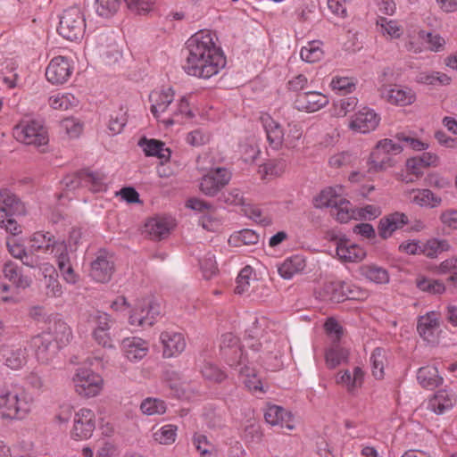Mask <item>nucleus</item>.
<instances>
[{
	"instance_id": "1",
	"label": "nucleus",
	"mask_w": 457,
	"mask_h": 457,
	"mask_svg": "<svg viewBox=\"0 0 457 457\" xmlns=\"http://www.w3.org/2000/svg\"><path fill=\"white\" fill-rule=\"evenodd\" d=\"M275 323L265 317L256 318L252 325L245 330V345L239 346L238 338L230 332L225 333L220 337V348L228 363L229 359L236 362L239 360L252 359L253 361H259L262 352L263 354L273 353L277 350L275 342L276 336L272 332Z\"/></svg>"
},
{
	"instance_id": "2",
	"label": "nucleus",
	"mask_w": 457,
	"mask_h": 457,
	"mask_svg": "<svg viewBox=\"0 0 457 457\" xmlns=\"http://www.w3.org/2000/svg\"><path fill=\"white\" fill-rule=\"evenodd\" d=\"M185 71L199 79H210L226 66L227 60L217 38L210 30H199L186 43Z\"/></svg>"
},
{
	"instance_id": "3",
	"label": "nucleus",
	"mask_w": 457,
	"mask_h": 457,
	"mask_svg": "<svg viewBox=\"0 0 457 457\" xmlns=\"http://www.w3.org/2000/svg\"><path fill=\"white\" fill-rule=\"evenodd\" d=\"M151 112L166 128L181 124L193 117L187 97L174 99V91L170 87L154 90L150 96Z\"/></svg>"
},
{
	"instance_id": "4",
	"label": "nucleus",
	"mask_w": 457,
	"mask_h": 457,
	"mask_svg": "<svg viewBox=\"0 0 457 457\" xmlns=\"http://www.w3.org/2000/svg\"><path fill=\"white\" fill-rule=\"evenodd\" d=\"M34 395L24 386L11 382L0 385V417L5 420H24L34 411Z\"/></svg>"
},
{
	"instance_id": "5",
	"label": "nucleus",
	"mask_w": 457,
	"mask_h": 457,
	"mask_svg": "<svg viewBox=\"0 0 457 457\" xmlns=\"http://www.w3.org/2000/svg\"><path fill=\"white\" fill-rule=\"evenodd\" d=\"M13 137L20 143L40 147L49 141L48 132L40 120L25 117L12 129Z\"/></svg>"
},
{
	"instance_id": "6",
	"label": "nucleus",
	"mask_w": 457,
	"mask_h": 457,
	"mask_svg": "<svg viewBox=\"0 0 457 457\" xmlns=\"http://www.w3.org/2000/svg\"><path fill=\"white\" fill-rule=\"evenodd\" d=\"M59 34L70 41L83 37L86 31V20L81 10L77 6L63 11L57 29Z\"/></svg>"
},
{
	"instance_id": "7",
	"label": "nucleus",
	"mask_w": 457,
	"mask_h": 457,
	"mask_svg": "<svg viewBox=\"0 0 457 457\" xmlns=\"http://www.w3.org/2000/svg\"><path fill=\"white\" fill-rule=\"evenodd\" d=\"M75 392L83 398H93L100 395L104 379L96 372L87 368H78L72 377Z\"/></svg>"
},
{
	"instance_id": "8",
	"label": "nucleus",
	"mask_w": 457,
	"mask_h": 457,
	"mask_svg": "<svg viewBox=\"0 0 457 457\" xmlns=\"http://www.w3.org/2000/svg\"><path fill=\"white\" fill-rule=\"evenodd\" d=\"M96 414L88 408H81L75 412L71 436L76 440H85L93 435L96 428Z\"/></svg>"
},
{
	"instance_id": "9",
	"label": "nucleus",
	"mask_w": 457,
	"mask_h": 457,
	"mask_svg": "<svg viewBox=\"0 0 457 457\" xmlns=\"http://www.w3.org/2000/svg\"><path fill=\"white\" fill-rule=\"evenodd\" d=\"M160 314L159 305L150 300L144 299L137 303L132 310L129 322L132 326H152Z\"/></svg>"
},
{
	"instance_id": "10",
	"label": "nucleus",
	"mask_w": 457,
	"mask_h": 457,
	"mask_svg": "<svg viewBox=\"0 0 457 457\" xmlns=\"http://www.w3.org/2000/svg\"><path fill=\"white\" fill-rule=\"evenodd\" d=\"M73 72L71 61L65 56L54 57L46 69V78L53 85L66 83Z\"/></svg>"
},
{
	"instance_id": "11",
	"label": "nucleus",
	"mask_w": 457,
	"mask_h": 457,
	"mask_svg": "<svg viewBox=\"0 0 457 457\" xmlns=\"http://www.w3.org/2000/svg\"><path fill=\"white\" fill-rule=\"evenodd\" d=\"M253 362L252 359L239 360L236 362L232 358L229 359L228 365L233 367L239 373L243 383L252 393H264L265 390L261 378L258 377L254 368L250 366Z\"/></svg>"
},
{
	"instance_id": "12",
	"label": "nucleus",
	"mask_w": 457,
	"mask_h": 457,
	"mask_svg": "<svg viewBox=\"0 0 457 457\" xmlns=\"http://www.w3.org/2000/svg\"><path fill=\"white\" fill-rule=\"evenodd\" d=\"M230 173L224 168L210 170L201 179L200 191L207 196H215L230 180Z\"/></svg>"
},
{
	"instance_id": "13",
	"label": "nucleus",
	"mask_w": 457,
	"mask_h": 457,
	"mask_svg": "<svg viewBox=\"0 0 457 457\" xmlns=\"http://www.w3.org/2000/svg\"><path fill=\"white\" fill-rule=\"evenodd\" d=\"M123 357L136 363L143 360L149 353V343L139 337H125L120 342Z\"/></svg>"
},
{
	"instance_id": "14",
	"label": "nucleus",
	"mask_w": 457,
	"mask_h": 457,
	"mask_svg": "<svg viewBox=\"0 0 457 457\" xmlns=\"http://www.w3.org/2000/svg\"><path fill=\"white\" fill-rule=\"evenodd\" d=\"M380 117L370 108L364 107L356 112L349 122V129L355 133L366 134L376 129Z\"/></svg>"
},
{
	"instance_id": "15",
	"label": "nucleus",
	"mask_w": 457,
	"mask_h": 457,
	"mask_svg": "<svg viewBox=\"0 0 457 457\" xmlns=\"http://www.w3.org/2000/svg\"><path fill=\"white\" fill-rule=\"evenodd\" d=\"M382 98L391 104L407 106L416 100L414 91L400 85L385 86L380 89Z\"/></svg>"
},
{
	"instance_id": "16",
	"label": "nucleus",
	"mask_w": 457,
	"mask_h": 457,
	"mask_svg": "<svg viewBox=\"0 0 457 457\" xmlns=\"http://www.w3.org/2000/svg\"><path fill=\"white\" fill-rule=\"evenodd\" d=\"M31 346L35 350L37 361L48 363L54 359L60 347L54 343L51 334L41 333L31 339Z\"/></svg>"
},
{
	"instance_id": "17",
	"label": "nucleus",
	"mask_w": 457,
	"mask_h": 457,
	"mask_svg": "<svg viewBox=\"0 0 457 457\" xmlns=\"http://www.w3.org/2000/svg\"><path fill=\"white\" fill-rule=\"evenodd\" d=\"M417 330L423 340L429 344L436 343L440 333L439 314L436 312H428L420 316Z\"/></svg>"
},
{
	"instance_id": "18",
	"label": "nucleus",
	"mask_w": 457,
	"mask_h": 457,
	"mask_svg": "<svg viewBox=\"0 0 457 457\" xmlns=\"http://www.w3.org/2000/svg\"><path fill=\"white\" fill-rule=\"evenodd\" d=\"M93 319L96 323L92 333L95 341L103 347L112 348L113 343L110 335V328L112 324L111 316L106 312H97Z\"/></svg>"
},
{
	"instance_id": "19",
	"label": "nucleus",
	"mask_w": 457,
	"mask_h": 457,
	"mask_svg": "<svg viewBox=\"0 0 457 457\" xmlns=\"http://www.w3.org/2000/svg\"><path fill=\"white\" fill-rule=\"evenodd\" d=\"M324 295L334 303L359 298L358 289L355 287L340 280L327 283L324 286Z\"/></svg>"
},
{
	"instance_id": "20",
	"label": "nucleus",
	"mask_w": 457,
	"mask_h": 457,
	"mask_svg": "<svg viewBox=\"0 0 457 457\" xmlns=\"http://www.w3.org/2000/svg\"><path fill=\"white\" fill-rule=\"evenodd\" d=\"M160 342L162 345L164 358L177 357L186 349L187 345L184 335L172 330L162 332Z\"/></svg>"
},
{
	"instance_id": "21",
	"label": "nucleus",
	"mask_w": 457,
	"mask_h": 457,
	"mask_svg": "<svg viewBox=\"0 0 457 457\" xmlns=\"http://www.w3.org/2000/svg\"><path fill=\"white\" fill-rule=\"evenodd\" d=\"M328 97L318 91L303 92L297 95L295 106L305 112H315L328 104Z\"/></svg>"
},
{
	"instance_id": "22",
	"label": "nucleus",
	"mask_w": 457,
	"mask_h": 457,
	"mask_svg": "<svg viewBox=\"0 0 457 457\" xmlns=\"http://www.w3.org/2000/svg\"><path fill=\"white\" fill-rule=\"evenodd\" d=\"M264 418L267 423L271 426H278L281 428L293 430L295 428L293 414L285 408L269 404L264 411Z\"/></svg>"
},
{
	"instance_id": "23",
	"label": "nucleus",
	"mask_w": 457,
	"mask_h": 457,
	"mask_svg": "<svg viewBox=\"0 0 457 457\" xmlns=\"http://www.w3.org/2000/svg\"><path fill=\"white\" fill-rule=\"evenodd\" d=\"M336 383L351 394L356 395L362 386L364 381V372L361 367H354L352 370H343L337 373Z\"/></svg>"
},
{
	"instance_id": "24",
	"label": "nucleus",
	"mask_w": 457,
	"mask_h": 457,
	"mask_svg": "<svg viewBox=\"0 0 457 457\" xmlns=\"http://www.w3.org/2000/svg\"><path fill=\"white\" fill-rule=\"evenodd\" d=\"M409 220L405 213L395 212L380 219L378 225V236L382 239H387L393 234L408 224Z\"/></svg>"
},
{
	"instance_id": "25",
	"label": "nucleus",
	"mask_w": 457,
	"mask_h": 457,
	"mask_svg": "<svg viewBox=\"0 0 457 457\" xmlns=\"http://www.w3.org/2000/svg\"><path fill=\"white\" fill-rule=\"evenodd\" d=\"M410 203L422 208H436L442 204V198L428 188H411L403 193Z\"/></svg>"
},
{
	"instance_id": "26",
	"label": "nucleus",
	"mask_w": 457,
	"mask_h": 457,
	"mask_svg": "<svg viewBox=\"0 0 457 457\" xmlns=\"http://www.w3.org/2000/svg\"><path fill=\"white\" fill-rule=\"evenodd\" d=\"M0 356L4 364L12 370L22 369L27 362L26 348L19 345H3Z\"/></svg>"
},
{
	"instance_id": "27",
	"label": "nucleus",
	"mask_w": 457,
	"mask_h": 457,
	"mask_svg": "<svg viewBox=\"0 0 457 457\" xmlns=\"http://www.w3.org/2000/svg\"><path fill=\"white\" fill-rule=\"evenodd\" d=\"M336 253L338 259L344 262H359L366 256L363 247L348 239L342 238L337 243Z\"/></svg>"
},
{
	"instance_id": "28",
	"label": "nucleus",
	"mask_w": 457,
	"mask_h": 457,
	"mask_svg": "<svg viewBox=\"0 0 457 457\" xmlns=\"http://www.w3.org/2000/svg\"><path fill=\"white\" fill-rule=\"evenodd\" d=\"M456 397L453 391L438 390L428 402V409L440 415L451 410L455 404Z\"/></svg>"
},
{
	"instance_id": "29",
	"label": "nucleus",
	"mask_w": 457,
	"mask_h": 457,
	"mask_svg": "<svg viewBox=\"0 0 457 457\" xmlns=\"http://www.w3.org/2000/svg\"><path fill=\"white\" fill-rule=\"evenodd\" d=\"M261 122L266 132L270 145L274 149H278L284 143L285 132L281 125L267 113L261 116Z\"/></svg>"
},
{
	"instance_id": "30",
	"label": "nucleus",
	"mask_w": 457,
	"mask_h": 457,
	"mask_svg": "<svg viewBox=\"0 0 457 457\" xmlns=\"http://www.w3.org/2000/svg\"><path fill=\"white\" fill-rule=\"evenodd\" d=\"M173 220L166 217H154L145 224V231L154 240H160L167 237L173 228Z\"/></svg>"
},
{
	"instance_id": "31",
	"label": "nucleus",
	"mask_w": 457,
	"mask_h": 457,
	"mask_svg": "<svg viewBox=\"0 0 457 457\" xmlns=\"http://www.w3.org/2000/svg\"><path fill=\"white\" fill-rule=\"evenodd\" d=\"M344 197L345 188L343 186L326 187L314 198V205L316 208L333 209Z\"/></svg>"
},
{
	"instance_id": "32",
	"label": "nucleus",
	"mask_w": 457,
	"mask_h": 457,
	"mask_svg": "<svg viewBox=\"0 0 457 457\" xmlns=\"http://www.w3.org/2000/svg\"><path fill=\"white\" fill-rule=\"evenodd\" d=\"M113 263L107 256L99 254L91 263L90 277L96 282H108L113 273Z\"/></svg>"
},
{
	"instance_id": "33",
	"label": "nucleus",
	"mask_w": 457,
	"mask_h": 457,
	"mask_svg": "<svg viewBox=\"0 0 457 457\" xmlns=\"http://www.w3.org/2000/svg\"><path fill=\"white\" fill-rule=\"evenodd\" d=\"M138 145L143 149L146 156L158 157L162 163L170 160L171 152L165 147V144L157 139L142 138L138 142Z\"/></svg>"
},
{
	"instance_id": "34",
	"label": "nucleus",
	"mask_w": 457,
	"mask_h": 457,
	"mask_svg": "<svg viewBox=\"0 0 457 457\" xmlns=\"http://www.w3.org/2000/svg\"><path fill=\"white\" fill-rule=\"evenodd\" d=\"M367 164L369 171L380 172L394 167L395 161L393 156L386 154L385 151L376 145L368 158Z\"/></svg>"
},
{
	"instance_id": "35",
	"label": "nucleus",
	"mask_w": 457,
	"mask_h": 457,
	"mask_svg": "<svg viewBox=\"0 0 457 457\" xmlns=\"http://www.w3.org/2000/svg\"><path fill=\"white\" fill-rule=\"evenodd\" d=\"M417 380L422 387L428 389L437 387L444 381L435 365H426L420 368L417 371Z\"/></svg>"
},
{
	"instance_id": "36",
	"label": "nucleus",
	"mask_w": 457,
	"mask_h": 457,
	"mask_svg": "<svg viewBox=\"0 0 457 457\" xmlns=\"http://www.w3.org/2000/svg\"><path fill=\"white\" fill-rule=\"evenodd\" d=\"M306 266L305 259L300 254L290 256L278 267V274L285 279H291L301 273Z\"/></svg>"
},
{
	"instance_id": "37",
	"label": "nucleus",
	"mask_w": 457,
	"mask_h": 457,
	"mask_svg": "<svg viewBox=\"0 0 457 457\" xmlns=\"http://www.w3.org/2000/svg\"><path fill=\"white\" fill-rule=\"evenodd\" d=\"M44 334H51L54 343L57 344L58 347H62L69 343L71 338V330L68 324L61 320H54L50 324L47 330Z\"/></svg>"
},
{
	"instance_id": "38",
	"label": "nucleus",
	"mask_w": 457,
	"mask_h": 457,
	"mask_svg": "<svg viewBox=\"0 0 457 457\" xmlns=\"http://www.w3.org/2000/svg\"><path fill=\"white\" fill-rule=\"evenodd\" d=\"M20 205L19 199L12 191L7 188L0 190V222L4 221L2 218L19 212Z\"/></svg>"
},
{
	"instance_id": "39",
	"label": "nucleus",
	"mask_w": 457,
	"mask_h": 457,
	"mask_svg": "<svg viewBox=\"0 0 457 457\" xmlns=\"http://www.w3.org/2000/svg\"><path fill=\"white\" fill-rule=\"evenodd\" d=\"M79 100L71 93L57 92L48 97V104L54 110L67 111L77 106Z\"/></svg>"
},
{
	"instance_id": "40",
	"label": "nucleus",
	"mask_w": 457,
	"mask_h": 457,
	"mask_svg": "<svg viewBox=\"0 0 457 457\" xmlns=\"http://www.w3.org/2000/svg\"><path fill=\"white\" fill-rule=\"evenodd\" d=\"M30 242L34 250L52 253L60 241H56L49 232L38 231L33 234Z\"/></svg>"
},
{
	"instance_id": "41",
	"label": "nucleus",
	"mask_w": 457,
	"mask_h": 457,
	"mask_svg": "<svg viewBox=\"0 0 457 457\" xmlns=\"http://www.w3.org/2000/svg\"><path fill=\"white\" fill-rule=\"evenodd\" d=\"M426 43V30L415 28L407 32L404 47L408 52L420 54L424 50Z\"/></svg>"
},
{
	"instance_id": "42",
	"label": "nucleus",
	"mask_w": 457,
	"mask_h": 457,
	"mask_svg": "<svg viewBox=\"0 0 457 457\" xmlns=\"http://www.w3.org/2000/svg\"><path fill=\"white\" fill-rule=\"evenodd\" d=\"M5 278L9 279L19 288H27L30 286L31 280L29 278L23 276L14 262H6L3 269Z\"/></svg>"
},
{
	"instance_id": "43",
	"label": "nucleus",
	"mask_w": 457,
	"mask_h": 457,
	"mask_svg": "<svg viewBox=\"0 0 457 457\" xmlns=\"http://www.w3.org/2000/svg\"><path fill=\"white\" fill-rule=\"evenodd\" d=\"M256 281V275L250 266L244 267L237 278V286L235 287V293L237 295H243L248 293L252 287V284Z\"/></svg>"
},
{
	"instance_id": "44",
	"label": "nucleus",
	"mask_w": 457,
	"mask_h": 457,
	"mask_svg": "<svg viewBox=\"0 0 457 457\" xmlns=\"http://www.w3.org/2000/svg\"><path fill=\"white\" fill-rule=\"evenodd\" d=\"M376 24L379 31L391 39L399 38L403 35V28L397 21L378 17Z\"/></svg>"
},
{
	"instance_id": "45",
	"label": "nucleus",
	"mask_w": 457,
	"mask_h": 457,
	"mask_svg": "<svg viewBox=\"0 0 457 457\" xmlns=\"http://www.w3.org/2000/svg\"><path fill=\"white\" fill-rule=\"evenodd\" d=\"M177 431V426L166 424L154 431L153 439L160 445H170L176 441Z\"/></svg>"
},
{
	"instance_id": "46",
	"label": "nucleus",
	"mask_w": 457,
	"mask_h": 457,
	"mask_svg": "<svg viewBox=\"0 0 457 457\" xmlns=\"http://www.w3.org/2000/svg\"><path fill=\"white\" fill-rule=\"evenodd\" d=\"M362 276L371 282L377 284H386L389 282V275L386 269L374 265L369 264L361 267V269Z\"/></svg>"
},
{
	"instance_id": "47",
	"label": "nucleus",
	"mask_w": 457,
	"mask_h": 457,
	"mask_svg": "<svg viewBox=\"0 0 457 457\" xmlns=\"http://www.w3.org/2000/svg\"><path fill=\"white\" fill-rule=\"evenodd\" d=\"M332 214L341 223H346L352 219L356 220V209L345 197L332 209Z\"/></svg>"
},
{
	"instance_id": "48",
	"label": "nucleus",
	"mask_w": 457,
	"mask_h": 457,
	"mask_svg": "<svg viewBox=\"0 0 457 457\" xmlns=\"http://www.w3.org/2000/svg\"><path fill=\"white\" fill-rule=\"evenodd\" d=\"M450 244L445 239L430 238L422 245V253L429 258H436L440 253L449 251Z\"/></svg>"
},
{
	"instance_id": "49",
	"label": "nucleus",
	"mask_w": 457,
	"mask_h": 457,
	"mask_svg": "<svg viewBox=\"0 0 457 457\" xmlns=\"http://www.w3.org/2000/svg\"><path fill=\"white\" fill-rule=\"evenodd\" d=\"M140 410L145 415H162L166 412L167 406L161 399L148 397L142 401Z\"/></svg>"
},
{
	"instance_id": "50",
	"label": "nucleus",
	"mask_w": 457,
	"mask_h": 457,
	"mask_svg": "<svg viewBox=\"0 0 457 457\" xmlns=\"http://www.w3.org/2000/svg\"><path fill=\"white\" fill-rule=\"evenodd\" d=\"M228 242L235 246L253 245L259 242V235L252 229H244L232 235Z\"/></svg>"
},
{
	"instance_id": "51",
	"label": "nucleus",
	"mask_w": 457,
	"mask_h": 457,
	"mask_svg": "<svg viewBox=\"0 0 457 457\" xmlns=\"http://www.w3.org/2000/svg\"><path fill=\"white\" fill-rule=\"evenodd\" d=\"M372 375L377 379H381L384 377V367L386 362V356L385 350L376 348L370 356Z\"/></svg>"
},
{
	"instance_id": "52",
	"label": "nucleus",
	"mask_w": 457,
	"mask_h": 457,
	"mask_svg": "<svg viewBox=\"0 0 457 457\" xmlns=\"http://www.w3.org/2000/svg\"><path fill=\"white\" fill-rule=\"evenodd\" d=\"M300 56L303 61L310 63L320 61L323 57L320 43L315 41L309 42L306 46L302 47Z\"/></svg>"
},
{
	"instance_id": "53",
	"label": "nucleus",
	"mask_w": 457,
	"mask_h": 457,
	"mask_svg": "<svg viewBox=\"0 0 457 457\" xmlns=\"http://www.w3.org/2000/svg\"><path fill=\"white\" fill-rule=\"evenodd\" d=\"M348 354L346 349L338 345L329 348L325 355L327 366L330 369L336 368L347 360Z\"/></svg>"
},
{
	"instance_id": "54",
	"label": "nucleus",
	"mask_w": 457,
	"mask_h": 457,
	"mask_svg": "<svg viewBox=\"0 0 457 457\" xmlns=\"http://www.w3.org/2000/svg\"><path fill=\"white\" fill-rule=\"evenodd\" d=\"M417 79L420 83L432 86L449 85L452 80L447 74L440 71L420 73Z\"/></svg>"
},
{
	"instance_id": "55",
	"label": "nucleus",
	"mask_w": 457,
	"mask_h": 457,
	"mask_svg": "<svg viewBox=\"0 0 457 457\" xmlns=\"http://www.w3.org/2000/svg\"><path fill=\"white\" fill-rule=\"evenodd\" d=\"M330 87L333 91L340 95H345L355 89L356 83L352 78L335 76L330 82Z\"/></svg>"
},
{
	"instance_id": "56",
	"label": "nucleus",
	"mask_w": 457,
	"mask_h": 457,
	"mask_svg": "<svg viewBox=\"0 0 457 457\" xmlns=\"http://www.w3.org/2000/svg\"><path fill=\"white\" fill-rule=\"evenodd\" d=\"M120 5V0H96L95 9L96 13L104 18L114 15Z\"/></svg>"
},
{
	"instance_id": "57",
	"label": "nucleus",
	"mask_w": 457,
	"mask_h": 457,
	"mask_svg": "<svg viewBox=\"0 0 457 457\" xmlns=\"http://www.w3.org/2000/svg\"><path fill=\"white\" fill-rule=\"evenodd\" d=\"M357 104L358 100L353 96L340 99L334 103L332 107V115L336 117H345L348 112L354 110Z\"/></svg>"
},
{
	"instance_id": "58",
	"label": "nucleus",
	"mask_w": 457,
	"mask_h": 457,
	"mask_svg": "<svg viewBox=\"0 0 457 457\" xmlns=\"http://www.w3.org/2000/svg\"><path fill=\"white\" fill-rule=\"evenodd\" d=\"M193 445L202 457H213V445L206 436L195 433L193 436Z\"/></svg>"
},
{
	"instance_id": "59",
	"label": "nucleus",
	"mask_w": 457,
	"mask_h": 457,
	"mask_svg": "<svg viewBox=\"0 0 457 457\" xmlns=\"http://www.w3.org/2000/svg\"><path fill=\"white\" fill-rule=\"evenodd\" d=\"M199 265L203 272V276L207 279L211 278L217 273L218 268L215 257L210 253L199 260Z\"/></svg>"
},
{
	"instance_id": "60",
	"label": "nucleus",
	"mask_w": 457,
	"mask_h": 457,
	"mask_svg": "<svg viewBox=\"0 0 457 457\" xmlns=\"http://www.w3.org/2000/svg\"><path fill=\"white\" fill-rule=\"evenodd\" d=\"M417 287L422 291L432 294H442L445 290V287L443 282L425 278L417 280Z\"/></svg>"
},
{
	"instance_id": "61",
	"label": "nucleus",
	"mask_w": 457,
	"mask_h": 457,
	"mask_svg": "<svg viewBox=\"0 0 457 457\" xmlns=\"http://www.w3.org/2000/svg\"><path fill=\"white\" fill-rule=\"evenodd\" d=\"M52 253L55 256L58 269L62 267L64 264L68 265L72 263L68 245L64 241H60L55 245V250Z\"/></svg>"
},
{
	"instance_id": "62",
	"label": "nucleus",
	"mask_w": 457,
	"mask_h": 457,
	"mask_svg": "<svg viewBox=\"0 0 457 457\" xmlns=\"http://www.w3.org/2000/svg\"><path fill=\"white\" fill-rule=\"evenodd\" d=\"M201 373L204 378L215 382H220L226 378L225 373L211 362H205L201 367Z\"/></svg>"
},
{
	"instance_id": "63",
	"label": "nucleus",
	"mask_w": 457,
	"mask_h": 457,
	"mask_svg": "<svg viewBox=\"0 0 457 457\" xmlns=\"http://www.w3.org/2000/svg\"><path fill=\"white\" fill-rule=\"evenodd\" d=\"M382 210L379 206L367 204L361 208L356 209V220H372L380 216Z\"/></svg>"
},
{
	"instance_id": "64",
	"label": "nucleus",
	"mask_w": 457,
	"mask_h": 457,
	"mask_svg": "<svg viewBox=\"0 0 457 457\" xmlns=\"http://www.w3.org/2000/svg\"><path fill=\"white\" fill-rule=\"evenodd\" d=\"M209 139H210L209 134L201 129H196L190 131L189 133H187V137H186L187 143L188 145H190L192 146H195V147H198V146H201V145L206 144L209 141Z\"/></svg>"
}]
</instances>
